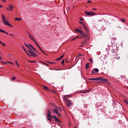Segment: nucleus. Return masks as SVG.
Masks as SVG:
<instances>
[{
	"label": "nucleus",
	"instance_id": "1",
	"mask_svg": "<svg viewBox=\"0 0 128 128\" xmlns=\"http://www.w3.org/2000/svg\"><path fill=\"white\" fill-rule=\"evenodd\" d=\"M88 80H97V81H92L90 82L92 84H108V79L103 78H90L88 79Z\"/></svg>",
	"mask_w": 128,
	"mask_h": 128
},
{
	"label": "nucleus",
	"instance_id": "2",
	"mask_svg": "<svg viewBox=\"0 0 128 128\" xmlns=\"http://www.w3.org/2000/svg\"><path fill=\"white\" fill-rule=\"evenodd\" d=\"M68 98H70V95H66L64 97V102L66 104V106L68 107V108H70V106H72V100H68Z\"/></svg>",
	"mask_w": 128,
	"mask_h": 128
},
{
	"label": "nucleus",
	"instance_id": "3",
	"mask_svg": "<svg viewBox=\"0 0 128 128\" xmlns=\"http://www.w3.org/2000/svg\"><path fill=\"white\" fill-rule=\"evenodd\" d=\"M2 22H3L4 24H6V26H10L11 28H12V24H10L6 20V18H4V14H2Z\"/></svg>",
	"mask_w": 128,
	"mask_h": 128
},
{
	"label": "nucleus",
	"instance_id": "4",
	"mask_svg": "<svg viewBox=\"0 0 128 128\" xmlns=\"http://www.w3.org/2000/svg\"><path fill=\"white\" fill-rule=\"evenodd\" d=\"M84 14L87 16H96V13L93 12H88L86 11L84 12Z\"/></svg>",
	"mask_w": 128,
	"mask_h": 128
},
{
	"label": "nucleus",
	"instance_id": "5",
	"mask_svg": "<svg viewBox=\"0 0 128 128\" xmlns=\"http://www.w3.org/2000/svg\"><path fill=\"white\" fill-rule=\"evenodd\" d=\"M6 10H9L10 12H12V10H14V6H8V8H6Z\"/></svg>",
	"mask_w": 128,
	"mask_h": 128
},
{
	"label": "nucleus",
	"instance_id": "6",
	"mask_svg": "<svg viewBox=\"0 0 128 128\" xmlns=\"http://www.w3.org/2000/svg\"><path fill=\"white\" fill-rule=\"evenodd\" d=\"M50 114H52L50 111V110H47V118H52V115H50Z\"/></svg>",
	"mask_w": 128,
	"mask_h": 128
},
{
	"label": "nucleus",
	"instance_id": "7",
	"mask_svg": "<svg viewBox=\"0 0 128 128\" xmlns=\"http://www.w3.org/2000/svg\"><path fill=\"white\" fill-rule=\"evenodd\" d=\"M98 69L95 68L92 70L91 72L92 74H96V72H98Z\"/></svg>",
	"mask_w": 128,
	"mask_h": 128
},
{
	"label": "nucleus",
	"instance_id": "8",
	"mask_svg": "<svg viewBox=\"0 0 128 128\" xmlns=\"http://www.w3.org/2000/svg\"><path fill=\"white\" fill-rule=\"evenodd\" d=\"M30 54H31V56H34V58H36V56H38V54H36L34 53V52H30Z\"/></svg>",
	"mask_w": 128,
	"mask_h": 128
},
{
	"label": "nucleus",
	"instance_id": "9",
	"mask_svg": "<svg viewBox=\"0 0 128 128\" xmlns=\"http://www.w3.org/2000/svg\"><path fill=\"white\" fill-rule=\"evenodd\" d=\"M28 36H29V37L30 38V40H32L34 42H36V40L34 39V36H32V34H28Z\"/></svg>",
	"mask_w": 128,
	"mask_h": 128
},
{
	"label": "nucleus",
	"instance_id": "10",
	"mask_svg": "<svg viewBox=\"0 0 128 128\" xmlns=\"http://www.w3.org/2000/svg\"><path fill=\"white\" fill-rule=\"evenodd\" d=\"M80 34L82 36V38H86V34L84 33L82 31H81V32H80Z\"/></svg>",
	"mask_w": 128,
	"mask_h": 128
},
{
	"label": "nucleus",
	"instance_id": "11",
	"mask_svg": "<svg viewBox=\"0 0 128 128\" xmlns=\"http://www.w3.org/2000/svg\"><path fill=\"white\" fill-rule=\"evenodd\" d=\"M52 118H54V120H55V122H60V120H58V118H56V116H52Z\"/></svg>",
	"mask_w": 128,
	"mask_h": 128
},
{
	"label": "nucleus",
	"instance_id": "12",
	"mask_svg": "<svg viewBox=\"0 0 128 128\" xmlns=\"http://www.w3.org/2000/svg\"><path fill=\"white\" fill-rule=\"evenodd\" d=\"M53 112H54V114H58V116H60V113H58V109L54 108L53 110Z\"/></svg>",
	"mask_w": 128,
	"mask_h": 128
},
{
	"label": "nucleus",
	"instance_id": "13",
	"mask_svg": "<svg viewBox=\"0 0 128 128\" xmlns=\"http://www.w3.org/2000/svg\"><path fill=\"white\" fill-rule=\"evenodd\" d=\"M64 54H63L62 56L60 57L59 58H58L56 59V62L58 61V60H62V58H64Z\"/></svg>",
	"mask_w": 128,
	"mask_h": 128
},
{
	"label": "nucleus",
	"instance_id": "14",
	"mask_svg": "<svg viewBox=\"0 0 128 128\" xmlns=\"http://www.w3.org/2000/svg\"><path fill=\"white\" fill-rule=\"evenodd\" d=\"M75 32H79L80 34V32H82V30H80L78 28H76L74 29Z\"/></svg>",
	"mask_w": 128,
	"mask_h": 128
},
{
	"label": "nucleus",
	"instance_id": "15",
	"mask_svg": "<svg viewBox=\"0 0 128 128\" xmlns=\"http://www.w3.org/2000/svg\"><path fill=\"white\" fill-rule=\"evenodd\" d=\"M0 32H3L4 34H8V32H6L2 30H0Z\"/></svg>",
	"mask_w": 128,
	"mask_h": 128
},
{
	"label": "nucleus",
	"instance_id": "16",
	"mask_svg": "<svg viewBox=\"0 0 128 128\" xmlns=\"http://www.w3.org/2000/svg\"><path fill=\"white\" fill-rule=\"evenodd\" d=\"M34 44H36L37 45L38 48L40 50H42V48H40V45H38V42H36V41H35Z\"/></svg>",
	"mask_w": 128,
	"mask_h": 128
},
{
	"label": "nucleus",
	"instance_id": "17",
	"mask_svg": "<svg viewBox=\"0 0 128 128\" xmlns=\"http://www.w3.org/2000/svg\"><path fill=\"white\" fill-rule=\"evenodd\" d=\"M42 88H44V90H49L48 88V86H42Z\"/></svg>",
	"mask_w": 128,
	"mask_h": 128
},
{
	"label": "nucleus",
	"instance_id": "18",
	"mask_svg": "<svg viewBox=\"0 0 128 128\" xmlns=\"http://www.w3.org/2000/svg\"><path fill=\"white\" fill-rule=\"evenodd\" d=\"M32 50H33L34 52H36V54H38V50H36V48H34V47H33L32 48Z\"/></svg>",
	"mask_w": 128,
	"mask_h": 128
},
{
	"label": "nucleus",
	"instance_id": "19",
	"mask_svg": "<svg viewBox=\"0 0 128 128\" xmlns=\"http://www.w3.org/2000/svg\"><path fill=\"white\" fill-rule=\"evenodd\" d=\"M86 70H88V68H90V62H88L86 64Z\"/></svg>",
	"mask_w": 128,
	"mask_h": 128
},
{
	"label": "nucleus",
	"instance_id": "20",
	"mask_svg": "<svg viewBox=\"0 0 128 128\" xmlns=\"http://www.w3.org/2000/svg\"><path fill=\"white\" fill-rule=\"evenodd\" d=\"M90 92V90H86V91L84 92H81V93H82V94H85L86 92Z\"/></svg>",
	"mask_w": 128,
	"mask_h": 128
},
{
	"label": "nucleus",
	"instance_id": "21",
	"mask_svg": "<svg viewBox=\"0 0 128 128\" xmlns=\"http://www.w3.org/2000/svg\"><path fill=\"white\" fill-rule=\"evenodd\" d=\"M86 40H85L83 42H82V44H86Z\"/></svg>",
	"mask_w": 128,
	"mask_h": 128
},
{
	"label": "nucleus",
	"instance_id": "22",
	"mask_svg": "<svg viewBox=\"0 0 128 128\" xmlns=\"http://www.w3.org/2000/svg\"><path fill=\"white\" fill-rule=\"evenodd\" d=\"M62 64H63V66H64V59H63L61 62Z\"/></svg>",
	"mask_w": 128,
	"mask_h": 128
},
{
	"label": "nucleus",
	"instance_id": "23",
	"mask_svg": "<svg viewBox=\"0 0 128 128\" xmlns=\"http://www.w3.org/2000/svg\"><path fill=\"white\" fill-rule=\"evenodd\" d=\"M84 30H86V32H88V26L85 25L84 26Z\"/></svg>",
	"mask_w": 128,
	"mask_h": 128
},
{
	"label": "nucleus",
	"instance_id": "24",
	"mask_svg": "<svg viewBox=\"0 0 128 128\" xmlns=\"http://www.w3.org/2000/svg\"><path fill=\"white\" fill-rule=\"evenodd\" d=\"M15 20H18L20 22V20H22L20 18H15Z\"/></svg>",
	"mask_w": 128,
	"mask_h": 128
},
{
	"label": "nucleus",
	"instance_id": "25",
	"mask_svg": "<svg viewBox=\"0 0 128 128\" xmlns=\"http://www.w3.org/2000/svg\"><path fill=\"white\" fill-rule=\"evenodd\" d=\"M42 62V64H45L46 66H50L48 64L44 62Z\"/></svg>",
	"mask_w": 128,
	"mask_h": 128
},
{
	"label": "nucleus",
	"instance_id": "26",
	"mask_svg": "<svg viewBox=\"0 0 128 128\" xmlns=\"http://www.w3.org/2000/svg\"><path fill=\"white\" fill-rule=\"evenodd\" d=\"M76 38H80V37L74 38L72 39V40H76Z\"/></svg>",
	"mask_w": 128,
	"mask_h": 128
},
{
	"label": "nucleus",
	"instance_id": "27",
	"mask_svg": "<svg viewBox=\"0 0 128 128\" xmlns=\"http://www.w3.org/2000/svg\"><path fill=\"white\" fill-rule=\"evenodd\" d=\"M16 76H14L13 78H12V80H16Z\"/></svg>",
	"mask_w": 128,
	"mask_h": 128
},
{
	"label": "nucleus",
	"instance_id": "28",
	"mask_svg": "<svg viewBox=\"0 0 128 128\" xmlns=\"http://www.w3.org/2000/svg\"><path fill=\"white\" fill-rule=\"evenodd\" d=\"M66 63L70 62V60H68V59H66Z\"/></svg>",
	"mask_w": 128,
	"mask_h": 128
},
{
	"label": "nucleus",
	"instance_id": "29",
	"mask_svg": "<svg viewBox=\"0 0 128 128\" xmlns=\"http://www.w3.org/2000/svg\"><path fill=\"white\" fill-rule=\"evenodd\" d=\"M28 52L30 54V52H34V51L32 50V48H30V50H29Z\"/></svg>",
	"mask_w": 128,
	"mask_h": 128
},
{
	"label": "nucleus",
	"instance_id": "30",
	"mask_svg": "<svg viewBox=\"0 0 128 128\" xmlns=\"http://www.w3.org/2000/svg\"><path fill=\"white\" fill-rule=\"evenodd\" d=\"M89 60H90V62H93V61H92V58H90V59H89Z\"/></svg>",
	"mask_w": 128,
	"mask_h": 128
},
{
	"label": "nucleus",
	"instance_id": "31",
	"mask_svg": "<svg viewBox=\"0 0 128 128\" xmlns=\"http://www.w3.org/2000/svg\"><path fill=\"white\" fill-rule=\"evenodd\" d=\"M48 120L50 122H52V118H50V117H48Z\"/></svg>",
	"mask_w": 128,
	"mask_h": 128
},
{
	"label": "nucleus",
	"instance_id": "32",
	"mask_svg": "<svg viewBox=\"0 0 128 128\" xmlns=\"http://www.w3.org/2000/svg\"><path fill=\"white\" fill-rule=\"evenodd\" d=\"M28 46H30V48H34V46H33L32 44H28Z\"/></svg>",
	"mask_w": 128,
	"mask_h": 128
},
{
	"label": "nucleus",
	"instance_id": "33",
	"mask_svg": "<svg viewBox=\"0 0 128 128\" xmlns=\"http://www.w3.org/2000/svg\"><path fill=\"white\" fill-rule=\"evenodd\" d=\"M111 52H112V54H114V49L112 50Z\"/></svg>",
	"mask_w": 128,
	"mask_h": 128
},
{
	"label": "nucleus",
	"instance_id": "34",
	"mask_svg": "<svg viewBox=\"0 0 128 128\" xmlns=\"http://www.w3.org/2000/svg\"><path fill=\"white\" fill-rule=\"evenodd\" d=\"M1 44H2V46H6V44H4L3 42H2Z\"/></svg>",
	"mask_w": 128,
	"mask_h": 128
},
{
	"label": "nucleus",
	"instance_id": "35",
	"mask_svg": "<svg viewBox=\"0 0 128 128\" xmlns=\"http://www.w3.org/2000/svg\"><path fill=\"white\" fill-rule=\"evenodd\" d=\"M29 62H36V61H30L28 60Z\"/></svg>",
	"mask_w": 128,
	"mask_h": 128
},
{
	"label": "nucleus",
	"instance_id": "36",
	"mask_svg": "<svg viewBox=\"0 0 128 128\" xmlns=\"http://www.w3.org/2000/svg\"><path fill=\"white\" fill-rule=\"evenodd\" d=\"M42 52L44 54H46V56H48V54H46V52L44 51H42Z\"/></svg>",
	"mask_w": 128,
	"mask_h": 128
},
{
	"label": "nucleus",
	"instance_id": "37",
	"mask_svg": "<svg viewBox=\"0 0 128 128\" xmlns=\"http://www.w3.org/2000/svg\"><path fill=\"white\" fill-rule=\"evenodd\" d=\"M46 62H47L48 64H52V62H48V61H46Z\"/></svg>",
	"mask_w": 128,
	"mask_h": 128
},
{
	"label": "nucleus",
	"instance_id": "38",
	"mask_svg": "<svg viewBox=\"0 0 128 128\" xmlns=\"http://www.w3.org/2000/svg\"><path fill=\"white\" fill-rule=\"evenodd\" d=\"M121 20H122V22H126V20H124V18H122V19H121Z\"/></svg>",
	"mask_w": 128,
	"mask_h": 128
},
{
	"label": "nucleus",
	"instance_id": "39",
	"mask_svg": "<svg viewBox=\"0 0 128 128\" xmlns=\"http://www.w3.org/2000/svg\"><path fill=\"white\" fill-rule=\"evenodd\" d=\"M82 26H84H84H86V24H85L84 23H83V24H82Z\"/></svg>",
	"mask_w": 128,
	"mask_h": 128
},
{
	"label": "nucleus",
	"instance_id": "40",
	"mask_svg": "<svg viewBox=\"0 0 128 128\" xmlns=\"http://www.w3.org/2000/svg\"><path fill=\"white\" fill-rule=\"evenodd\" d=\"M87 2H88V4H90V2H92V1L91 0H88Z\"/></svg>",
	"mask_w": 128,
	"mask_h": 128
},
{
	"label": "nucleus",
	"instance_id": "41",
	"mask_svg": "<svg viewBox=\"0 0 128 128\" xmlns=\"http://www.w3.org/2000/svg\"><path fill=\"white\" fill-rule=\"evenodd\" d=\"M26 48H28V50H30V46H28H28H27V47Z\"/></svg>",
	"mask_w": 128,
	"mask_h": 128
},
{
	"label": "nucleus",
	"instance_id": "42",
	"mask_svg": "<svg viewBox=\"0 0 128 128\" xmlns=\"http://www.w3.org/2000/svg\"><path fill=\"white\" fill-rule=\"evenodd\" d=\"M26 54H28V56H30V54H28V52H26Z\"/></svg>",
	"mask_w": 128,
	"mask_h": 128
},
{
	"label": "nucleus",
	"instance_id": "43",
	"mask_svg": "<svg viewBox=\"0 0 128 128\" xmlns=\"http://www.w3.org/2000/svg\"><path fill=\"white\" fill-rule=\"evenodd\" d=\"M80 20H82H82H84V19H82V18H80Z\"/></svg>",
	"mask_w": 128,
	"mask_h": 128
},
{
	"label": "nucleus",
	"instance_id": "44",
	"mask_svg": "<svg viewBox=\"0 0 128 128\" xmlns=\"http://www.w3.org/2000/svg\"><path fill=\"white\" fill-rule=\"evenodd\" d=\"M80 24H84V22H79Z\"/></svg>",
	"mask_w": 128,
	"mask_h": 128
},
{
	"label": "nucleus",
	"instance_id": "45",
	"mask_svg": "<svg viewBox=\"0 0 128 128\" xmlns=\"http://www.w3.org/2000/svg\"><path fill=\"white\" fill-rule=\"evenodd\" d=\"M92 10H96V8H92Z\"/></svg>",
	"mask_w": 128,
	"mask_h": 128
},
{
	"label": "nucleus",
	"instance_id": "46",
	"mask_svg": "<svg viewBox=\"0 0 128 128\" xmlns=\"http://www.w3.org/2000/svg\"><path fill=\"white\" fill-rule=\"evenodd\" d=\"M2 2H6V0H2Z\"/></svg>",
	"mask_w": 128,
	"mask_h": 128
},
{
	"label": "nucleus",
	"instance_id": "47",
	"mask_svg": "<svg viewBox=\"0 0 128 128\" xmlns=\"http://www.w3.org/2000/svg\"><path fill=\"white\" fill-rule=\"evenodd\" d=\"M9 64H14V63L12 62H8Z\"/></svg>",
	"mask_w": 128,
	"mask_h": 128
},
{
	"label": "nucleus",
	"instance_id": "48",
	"mask_svg": "<svg viewBox=\"0 0 128 128\" xmlns=\"http://www.w3.org/2000/svg\"><path fill=\"white\" fill-rule=\"evenodd\" d=\"M24 44H25L26 46V47L28 46V44H26V43Z\"/></svg>",
	"mask_w": 128,
	"mask_h": 128
},
{
	"label": "nucleus",
	"instance_id": "49",
	"mask_svg": "<svg viewBox=\"0 0 128 128\" xmlns=\"http://www.w3.org/2000/svg\"><path fill=\"white\" fill-rule=\"evenodd\" d=\"M84 37H82V36H80V38H84Z\"/></svg>",
	"mask_w": 128,
	"mask_h": 128
},
{
	"label": "nucleus",
	"instance_id": "50",
	"mask_svg": "<svg viewBox=\"0 0 128 128\" xmlns=\"http://www.w3.org/2000/svg\"><path fill=\"white\" fill-rule=\"evenodd\" d=\"M78 56H82V55L80 54H78Z\"/></svg>",
	"mask_w": 128,
	"mask_h": 128
},
{
	"label": "nucleus",
	"instance_id": "51",
	"mask_svg": "<svg viewBox=\"0 0 128 128\" xmlns=\"http://www.w3.org/2000/svg\"><path fill=\"white\" fill-rule=\"evenodd\" d=\"M22 48H23V50H26V48H24V47L23 46H22Z\"/></svg>",
	"mask_w": 128,
	"mask_h": 128
},
{
	"label": "nucleus",
	"instance_id": "52",
	"mask_svg": "<svg viewBox=\"0 0 128 128\" xmlns=\"http://www.w3.org/2000/svg\"><path fill=\"white\" fill-rule=\"evenodd\" d=\"M10 36H14V34H10Z\"/></svg>",
	"mask_w": 128,
	"mask_h": 128
},
{
	"label": "nucleus",
	"instance_id": "53",
	"mask_svg": "<svg viewBox=\"0 0 128 128\" xmlns=\"http://www.w3.org/2000/svg\"><path fill=\"white\" fill-rule=\"evenodd\" d=\"M24 52H26H26H26V50L24 49Z\"/></svg>",
	"mask_w": 128,
	"mask_h": 128
},
{
	"label": "nucleus",
	"instance_id": "54",
	"mask_svg": "<svg viewBox=\"0 0 128 128\" xmlns=\"http://www.w3.org/2000/svg\"><path fill=\"white\" fill-rule=\"evenodd\" d=\"M16 64L18 66H20V64H18V63H17Z\"/></svg>",
	"mask_w": 128,
	"mask_h": 128
},
{
	"label": "nucleus",
	"instance_id": "55",
	"mask_svg": "<svg viewBox=\"0 0 128 128\" xmlns=\"http://www.w3.org/2000/svg\"><path fill=\"white\" fill-rule=\"evenodd\" d=\"M56 108L58 109V110H60V108H58V106H56Z\"/></svg>",
	"mask_w": 128,
	"mask_h": 128
},
{
	"label": "nucleus",
	"instance_id": "56",
	"mask_svg": "<svg viewBox=\"0 0 128 128\" xmlns=\"http://www.w3.org/2000/svg\"><path fill=\"white\" fill-rule=\"evenodd\" d=\"M15 62H16V64H18V61L16 60V61H15Z\"/></svg>",
	"mask_w": 128,
	"mask_h": 128
},
{
	"label": "nucleus",
	"instance_id": "57",
	"mask_svg": "<svg viewBox=\"0 0 128 128\" xmlns=\"http://www.w3.org/2000/svg\"><path fill=\"white\" fill-rule=\"evenodd\" d=\"M2 8V6L0 4V8Z\"/></svg>",
	"mask_w": 128,
	"mask_h": 128
},
{
	"label": "nucleus",
	"instance_id": "58",
	"mask_svg": "<svg viewBox=\"0 0 128 128\" xmlns=\"http://www.w3.org/2000/svg\"><path fill=\"white\" fill-rule=\"evenodd\" d=\"M80 46V48H82V46H84V45Z\"/></svg>",
	"mask_w": 128,
	"mask_h": 128
},
{
	"label": "nucleus",
	"instance_id": "59",
	"mask_svg": "<svg viewBox=\"0 0 128 128\" xmlns=\"http://www.w3.org/2000/svg\"><path fill=\"white\" fill-rule=\"evenodd\" d=\"M2 64H6V63L4 62H1Z\"/></svg>",
	"mask_w": 128,
	"mask_h": 128
},
{
	"label": "nucleus",
	"instance_id": "60",
	"mask_svg": "<svg viewBox=\"0 0 128 128\" xmlns=\"http://www.w3.org/2000/svg\"><path fill=\"white\" fill-rule=\"evenodd\" d=\"M41 50L42 52H44V50H42V48H41V50Z\"/></svg>",
	"mask_w": 128,
	"mask_h": 128
},
{
	"label": "nucleus",
	"instance_id": "61",
	"mask_svg": "<svg viewBox=\"0 0 128 128\" xmlns=\"http://www.w3.org/2000/svg\"><path fill=\"white\" fill-rule=\"evenodd\" d=\"M2 41H0V44H2Z\"/></svg>",
	"mask_w": 128,
	"mask_h": 128
},
{
	"label": "nucleus",
	"instance_id": "62",
	"mask_svg": "<svg viewBox=\"0 0 128 128\" xmlns=\"http://www.w3.org/2000/svg\"><path fill=\"white\" fill-rule=\"evenodd\" d=\"M63 98H64V96H63Z\"/></svg>",
	"mask_w": 128,
	"mask_h": 128
},
{
	"label": "nucleus",
	"instance_id": "63",
	"mask_svg": "<svg viewBox=\"0 0 128 128\" xmlns=\"http://www.w3.org/2000/svg\"><path fill=\"white\" fill-rule=\"evenodd\" d=\"M0 60H2V58L0 57Z\"/></svg>",
	"mask_w": 128,
	"mask_h": 128
},
{
	"label": "nucleus",
	"instance_id": "64",
	"mask_svg": "<svg viewBox=\"0 0 128 128\" xmlns=\"http://www.w3.org/2000/svg\"><path fill=\"white\" fill-rule=\"evenodd\" d=\"M74 128H76V127H74Z\"/></svg>",
	"mask_w": 128,
	"mask_h": 128
}]
</instances>
